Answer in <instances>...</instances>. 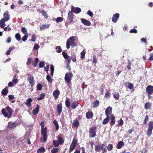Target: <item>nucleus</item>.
Segmentation results:
<instances>
[{"label": "nucleus", "instance_id": "obj_1", "mask_svg": "<svg viewBox=\"0 0 153 153\" xmlns=\"http://www.w3.org/2000/svg\"><path fill=\"white\" fill-rule=\"evenodd\" d=\"M6 109L7 111V112L6 111L5 109H3L2 110L1 112L2 114L5 117L9 118L11 117L13 112V110L9 106L6 107Z\"/></svg>", "mask_w": 153, "mask_h": 153}, {"label": "nucleus", "instance_id": "obj_2", "mask_svg": "<svg viewBox=\"0 0 153 153\" xmlns=\"http://www.w3.org/2000/svg\"><path fill=\"white\" fill-rule=\"evenodd\" d=\"M75 40V38L74 36L71 37L66 42V48L68 49L70 48L71 46H76L74 42Z\"/></svg>", "mask_w": 153, "mask_h": 153}, {"label": "nucleus", "instance_id": "obj_3", "mask_svg": "<svg viewBox=\"0 0 153 153\" xmlns=\"http://www.w3.org/2000/svg\"><path fill=\"white\" fill-rule=\"evenodd\" d=\"M73 74L72 73H66L65 75V79L67 82L70 84L73 77Z\"/></svg>", "mask_w": 153, "mask_h": 153}, {"label": "nucleus", "instance_id": "obj_4", "mask_svg": "<svg viewBox=\"0 0 153 153\" xmlns=\"http://www.w3.org/2000/svg\"><path fill=\"white\" fill-rule=\"evenodd\" d=\"M153 129V122H150L148 124V127L147 131V134L150 136L152 134V131Z\"/></svg>", "mask_w": 153, "mask_h": 153}, {"label": "nucleus", "instance_id": "obj_5", "mask_svg": "<svg viewBox=\"0 0 153 153\" xmlns=\"http://www.w3.org/2000/svg\"><path fill=\"white\" fill-rule=\"evenodd\" d=\"M47 130L46 127L41 129V134L43 136L44 142H45L47 140Z\"/></svg>", "mask_w": 153, "mask_h": 153}, {"label": "nucleus", "instance_id": "obj_6", "mask_svg": "<svg viewBox=\"0 0 153 153\" xmlns=\"http://www.w3.org/2000/svg\"><path fill=\"white\" fill-rule=\"evenodd\" d=\"M28 80L29 83V85L31 87H33L35 85V80L33 76H31L28 77Z\"/></svg>", "mask_w": 153, "mask_h": 153}, {"label": "nucleus", "instance_id": "obj_7", "mask_svg": "<svg viewBox=\"0 0 153 153\" xmlns=\"http://www.w3.org/2000/svg\"><path fill=\"white\" fill-rule=\"evenodd\" d=\"M146 92L148 94H152L153 93V86L149 85L146 89Z\"/></svg>", "mask_w": 153, "mask_h": 153}, {"label": "nucleus", "instance_id": "obj_8", "mask_svg": "<svg viewBox=\"0 0 153 153\" xmlns=\"http://www.w3.org/2000/svg\"><path fill=\"white\" fill-rule=\"evenodd\" d=\"M8 13V11H6L4 14V17L2 19L6 21H8L10 19V16Z\"/></svg>", "mask_w": 153, "mask_h": 153}, {"label": "nucleus", "instance_id": "obj_9", "mask_svg": "<svg viewBox=\"0 0 153 153\" xmlns=\"http://www.w3.org/2000/svg\"><path fill=\"white\" fill-rule=\"evenodd\" d=\"M96 128L95 127H92L90 128L89 132L91 134V137L92 138L96 136Z\"/></svg>", "mask_w": 153, "mask_h": 153}, {"label": "nucleus", "instance_id": "obj_10", "mask_svg": "<svg viewBox=\"0 0 153 153\" xmlns=\"http://www.w3.org/2000/svg\"><path fill=\"white\" fill-rule=\"evenodd\" d=\"M62 105L60 103L57 105V111L59 115L61 114L62 111Z\"/></svg>", "mask_w": 153, "mask_h": 153}, {"label": "nucleus", "instance_id": "obj_11", "mask_svg": "<svg viewBox=\"0 0 153 153\" xmlns=\"http://www.w3.org/2000/svg\"><path fill=\"white\" fill-rule=\"evenodd\" d=\"M119 17V14L116 13L112 17V21L114 23L116 22Z\"/></svg>", "mask_w": 153, "mask_h": 153}, {"label": "nucleus", "instance_id": "obj_12", "mask_svg": "<svg viewBox=\"0 0 153 153\" xmlns=\"http://www.w3.org/2000/svg\"><path fill=\"white\" fill-rule=\"evenodd\" d=\"M72 11L73 12L76 13H78L81 11V10L79 7L74 8V7H72Z\"/></svg>", "mask_w": 153, "mask_h": 153}, {"label": "nucleus", "instance_id": "obj_13", "mask_svg": "<svg viewBox=\"0 0 153 153\" xmlns=\"http://www.w3.org/2000/svg\"><path fill=\"white\" fill-rule=\"evenodd\" d=\"M60 91L58 90H55L53 92V96L55 99H57L59 96Z\"/></svg>", "mask_w": 153, "mask_h": 153}, {"label": "nucleus", "instance_id": "obj_14", "mask_svg": "<svg viewBox=\"0 0 153 153\" xmlns=\"http://www.w3.org/2000/svg\"><path fill=\"white\" fill-rule=\"evenodd\" d=\"M81 22L84 25H87L90 26L91 24V22L88 21L86 19H81Z\"/></svg>", "mask_w": 153, "mask_h": 153}, {"label": "nucleus", "instance_id": "obj_15", "mask_svg": "<svg viewBox=\"0 0 153 153\" xmlns=\"http://www.w3.org/2000/svg\"><path fill=\"white\" fill-rule=\"evenodd\" d=\"M39 109V106L37 105L36 108L33 109V114L34 115H36L38 114Z\"/></svg>", "mask_w": 153, "mask_h": 153}, {"label": "nucleus", "instance_id": "obj_16", "mask_svg": "<svg viewBox=\"0 0 153 153\" xmlns=\"http://www.w3.org/2000/svg\"><path fill=\"white\" fill-rule=\"evenodd\" d=\"M68 17L69 19L70 23H71L73 19V14L71 11H69L68 13Z\"/></svg>", "mask_w": 153, "mask_h": 153}, {"label": "nucleus", "instance_id": "obj_17", "mask_svg": "<svg viewBox=\"0 0 153 153\" xmlns=\"http://www.w3.org/2000/svg\"><path fill=\"white\" fill-rule=\"evenodd\" d=\"M33 100L30 98H28L26 100L25 102L26 105L28 107H30L31 106V103L32 102Z\"/></svg>", "mask_w": 153, "mask_h": 153}, {"label": "nucleus", "instance_id": "obj_18", "mask_svg": "<svg viewBox=\"0 0 153 153\" xmlns=\"http://www.w3.org/2000/svg\"><path fill=\"white\" fill-rule=\"evenodd\" d=\"M112 111V108L111 107H108L105 110V114L107 116L111 113Z\"/></svg>", "mask_w": 153, "mask_h": 153}, {"label": "nucleus", "instance_id": "obj_19", "mask_svg": "<svg viewBox=\"0 0 153 153\" xmlns=\"http://www.w3.org/2000/svg\"><path fill=\"white\" fill-rule=\"evenodd\" d=\"M125 85L130 90L134 88L133 84L128 82H126Z\"/></svg>", "mask_w": 153, "mask_h": 153}, {"label": "nucleus", "instance_id": "obj_20", "mask_svg": "<svg viewBox=\"0 0 153 153\" xmlns=\"http://www.w3.org/2000/svg\"><path fill=\"white\" fill-rule=\"evenodd\" d=\"M103 146H104V144H102L101 145H98L95 147V150L96 152H99L102 149Z\"/></svg>", "mask_w": 153, "mask_h": 153}, {"label": "nucleus", "instance_id": "obj_21", "mask_svg": "<svg viewBox=\"0 0 153 153\" xmlns=\"http://www.w3.org/2000/svg\"><path fill=\"white\" fill-rule=\"evenodd\" d=\"M124 143L122 141L119 142L117 145L116 147L118 149H120L124 145Z\"/></svg>", "mask_w": 153, "mask_h": 153}, {"label": "nucleus", "instance_id": "obj_22", "mask_svg": "<svg viewBox=\"0 0 153 153\" xmlns=\"http://www.w3.org/2000/svg\"><path fill=\"white\" fill-rule=\"evenodd\" d=\"M49 27V25L48 24H45L42 25L40 27V30H43L48 28Z\"/></svg>", "mask_w": 153, "mask_h": 153}, {"label": "nucleus", "instance_id": "obj_23", "mask_svg": "<svg viewBox=\"0 0 153 153\" xmlns=\"http://www.w3.org/2000/svg\"><path fill=\"white\" fill-rule=\"evenodd\" d=\"M93 114L91 111H89L86 113V117L88 119H90L92 117Z\"/></svg>", "mask_w": 153, "mask_h": 153}, {"label": "nucleus", "instance_id": "obj_24", "mask_svg": "<svg viewBox=\"0 0 153 153\" xmlns=\"http://www.w3.org/2000/svg\"><path fill=\"white\" fill-rule=\"evenodd\" d=\"M45 149L44 147H42L38 149L37 151V153H43L45 152Z\"/></svg>", "mask_w": 153, "mask_h": 153}, {"label": "nucleus", "instance_id": "obj_25", "mask_svg": "<svg viewBox=\"0 0 153 153\" xmlns=\"http://www.w3.org/2000/svg\"><path fill=\"white\" fill-rule=\"evenodd\" d=\"M100 104V102L98 100H96L92 103V107L95 108L98 106Z\"/></svg>", "mask_w": 153, "mask_h": 153}, {"label": "nucleus", "instance_id": "obj_26", "mask_svg": "<svg viewBox=\"0 0 153 153\" xmlns=\"http://www.w3.org/2000/svg\"><path fill=\"white\" fill-rule=\"evenodd\" d=\"M65 103L66 106L68 108H69L70 106V105L69 98L66 97V100L65 102Z\"/></svg>", "mask_w": 153, "mask_h": 153}, {"label": "nucleus", "instance_id": "obj_27", "mask_svg": "<svg viewBox=\"0 0 153 153\" xmlns=\"http://www.w3.org/2000/svg\"><path fill=\"white\" fill-rule=\"evenodd\" d=\"M6 21L3 20V19H1L0 21V27L1 28H3L5 26V22Z\"/></svg>", "mask_w": 153, "mask_h": 153}, {"label": "nucleus", "instance_id": "obj_28", "mask_svg": "<svg viewBox=\"0 0 153 153\" xmlns=\"http://www.w3.org/2000/svg\"><path fill=\"white\" fill-rule=\"evenodd\" d=\"M111 125H113L115 124V117L113 115H112L111 116Z\"/></svg>", "mask_w": 153, "mask_h": 153}, {"label": "nucleus", "instance_id": "obj_29", "mask_svg": "<svg viewBox=\"0 0 153 153\" xmlns=\"http://www.w3.org/2000/svg\"><path fill=\"white\" fill-rule=\"evenodd\" d=\"M58 141L60 144H62L63 143L64 140H63L62 137L58 136L57 138Z\"/></svg>", "mask_w": 153, "mask_h": 153}, {"label": "nucleus", "instance_id": "obj_30", "mask_svg": "<svg viewBox=\"0 0 153 153\" xmlns=\"http://www.w3.org/2000/svg\"><path fill=\"white\" fill-rule=\"evenodd\" d=\"M53 123L56 127V130L57 131L59 128V126L57 121L56 120H54L53 122Z\"/></svg>", "mask_w": 153, "mask_h": 153}, {"label": "nucleus", "instance_id": "obj_31", "mask_svg": "<svg viewBox=\"0 0 153 153\" xmlns=\"http://www.w3.org/2000/svg\"><path fill=\"white\" fill-rule=\"evenodd\" d=\"M16 126L15 124L13 123H9L8 125V127L11 128H14Z\"/></svg>", "mask_w": 153, "mask_h": 153}, {"label": "nucleus", "instance_id": "obj_32", "mask_svg": "<svg viewBox=\"0 0 153 153\" xmlns=\"http://www.w3.org/2000/svg\"><path fill=\"white\" fill-rule=\"evenodd\" d=\"M78 105V103L76 102H74L72 104L71 106L73 109H75Z\"/></svg>", "mask_w": 153, "mask_h": 153}, {"label": "nucleus", "instance_id": "obj_33", "mask_svg": "<svg viewBox=\"0 0 153 153\" xmlns=\"http://www.w3.org/2000/svg\"><path fill=\"white\" fill-rule=\"evenodd\" d=\"M14 48V46H11L9 48L8 50L6 52V54L7 55H9L10 54V52L11 51L13 50Z\"/></svg>", "mask_w": 153, "mask_h": 153}, {"label": "nucleus", "instance_id": "obj_34", "mask_svg": "<svg viewBox=\"0 0 153 153\" xmlns=\"http://www.w3.org/2000/svg\"><path fill=\"white\" fill-rule=\"evenodd\" d=\"M53 144L55 147H57L60 144L58 140H54L53 141Z\"/></svg>", "mask_w": 153, "mask_h": 153}, {"label": "nucleus", "instance_id": "obj_35", "mask_svg": "<svg viewBox=\"0 0 153 153\" xmlns=\"http://www.w3.org/2000/svg\"><path fill=\"white\" fill-rule=\"evenodd\" d=\"M109 117L108 116L107 117L104 119L102 123L103 125H105L109 121Z\"/></svg>", "mask_w": 153, "mask_h": 153}, {"label": "nucleus", "instance_id": "obj_36", "mask_svg": "<svg viewBox=\"0 0 153 153\" xmlns=\"http://www.w3.org/2000/svg\"><path fill=\"white\" fill-rule=\"evenodd\" d=\"M151 106V104L149 102H147L145 103L144 105L145 108L146 109H149Z\"/></svg>", "mask_w": 153, "mask_h": 153}, {"label": "nucleus", "instance_id": "obj_37", "mask_svg": "<svg viewBox=\"0 0 153 153\" xmlns=\"http://www.w3.org/2000/svg\"><path fill=\"white\" fill-rule=\"evenodd\" d=\"M45 96V94L44 93H42L40 95V97L37 98V100H40L43 99Z\"/></svg>", "mask_w": 153, "mask_h": 153}, {"label": "nucleus", "instance_id": "obj_38", "mask_svg": "<svg viewBox=\"0 0 153 153\" xmlns=\"http://www.w3.org/2000/svg\"><path fill=\"white\" fill-rule=\"evenodd\" d=\"M56 51L58 53L61 52L62 50L61 47L60 46H57L55 48Z\"/></svg>", "mask_w": 153, "mask_h": 153}, {"label": "nucleus", "instance_id": "obj_39", "mask_svg": "<svg viewBox=\"0 0 153 153\" xmlns=\"http://www.w3.org/2000/svg\"><path fill=\"white\" fill-rule=\"evenodd\" d=\"M39 61V59L38 58H36L33 64V66L34 67H36L37 66Z\"/></svg>", "mask_w": 153, "mask_h": 153}, {"label": "nucleus", "instance_id": "obj_40", "mask_svg": "<svg viewBox=\"0 0 153 153\" xmlns=\"http://www.w3.org/2000/svg\"><path fill=\"white\" fill-rule=\"evenodd\" d=\"M46 79L50 83H51L52 82V79L49 74H48L47 75Z\"/></svg>", "mask_w": 153, "mask_h": 153}, {"label": "nucleus", "instance_id": "obj_41", "mask_svg": "<svg viewBox=\"0 0 153 153\" xmlns=\"http://www.w3.org/2000/svg\"><path fill=\"white\" fill-rule=\"evenodd\" d=\"M73 124L75 127H78L79 126V122L77 120H74L73 122Z\"/></svg>", "mask_w": 153, "mask_h": 153}, {"label": "nucleus", "instance_id": "obj_42", "mask_svg": "<svg viewBox=\"0 0 153 153\" xmlns=\"http://www.w3.org/2000/svg\"><path fill=\"white\" fill-rule=\"evenodd\" d=\"M114 97L115 99H118L120 97L119 93L117 92H115L114 95Z\"/></svg>", "mask_w": 153, "mask_h": 153}, {"label": "nucleus", "instance_id": "obj_43", "mask_svg": "<svg viewBox=\"0 0 153 153\" xmlns=\"http://www.w3.org/2000/svg\"><path fill=\"white\" fill-rule=\"evenodd\" d=\"M128 65L127 66V68L128 69L130 70L131 69V62L129 59H128Z\"/></svg>", "mask_w": 153, "mask_h": 153}, {"label": "nucleus", "instance_id": "obj_44", "mask_svg": "<svg viewBox=\"0 0 153 153\" xmlns=\"http://www.w3.org/2000/svg\"><path fill=\"white\" fill-rule=\"evenodd\" d=\"M8 93V90L6 89H4L3 90L1 93L3 95H6Z\"/></svg>", "mask_w": 153, "mask_h": 153}, {"label": "nucleus", "instance_id": "obj_45", "mask_svg": "<svg viewBox=\"0 0 153 153\" xmlns=\"http://www.w3.org/2000/svg\"><path fill=\"white\" fill-rule=\"evenodd\" d=\"M62 54L63 57L65 59H67L70 56H69L67 55V53L65 52H63L62 53Z\"/></svg>", "mask_w": 153, "mask_h": 153}, {"label": "nucleus", "instance_id": "obj_46", "mask_svg": "<svg viewBox=\"0 0 153 153\" xmlns=\"http://www.w3.org/2000/svg\"><path fill=\"white\" fill-rule=\"evenodd\" d=\"M36 87L38 91H41L42 88V85L41 84L39 83L37 85Z\"/></svg>", "mask_w": 153, "mask_h": 153}, {"label": "nucleus", "instance_id": "obj_47", "mask_svg": "<svg viewBox=\"0 0 153 153\" xmlns=\"http://www.w3.org/2000/svg\"><path fill=\"white\" fill-rule=\"evenodd\" d=\"M85 52L84 50H83L81 53V58L83 59L85 57Z\"/></svg>", "mask_w": 153, "mask_h": 153}, {"label": "nucleus", "instance_id": "obj_48", "mask_svg": "<svg viewBox=\"0 0 153 153\" xmlns=\"http://www.w3.org/2000/svg\"><path fill=\"white\" fill-rule=\"evenodd\" d=\"M15 37L16 39L19 41L21 39V36L19 33H17L16 34Z\"/></svg>", "mask_w": 153, "mask_h": 153}, {"label": "nucleus", "instance_id": "obj_49", "mask_svg": "<svg viewBox=\"0 0 153 153\" xmlns=\"http://www.w3.org/2000/svg\"><path fill=\"white\" fill-rule=\"evenodd\" d=\"M45 62L44 61L41 62L39 64V67L40 68H42L45 65Z\"/></svg>", "mask_w": 153, "mask_h": 153}, {"label": "nucleus", "instance_id": "obj_50", "mask_svg": "<svg viewBox=\"0 0 153 153\" xmlns=\"http://www.w3.org/2000/svg\"><path fill=\"white\" fill-rule=\"evenodd\" d=\"M63 19L62 17H58L56 19V22L57 23L62 22L63 20Z\"/></svg>", "mask_w": 153, "mask_h": 153}, {"label": "nucleus", "instance_id": "obj_51", "mask_svg": "<svg viewBox=\"0 0 153 153\" xmlns=\"http://www.w3.org/2000/svg\"><path fill=\"white\" fill-rule=\"evenodd\" d=\"M76 146L71 144L69 149L70 151L71 152L73 151L75 149Z\"/></svg>", "mask_w": 153, "mask_h": 153}, {"label": "nucleus", "instance_id": "obj_52", "mask_svg": "<svg viewBox=\"0 0 153 153\" xmlns=\"http://www.w3.org/2000/svg\"><path fill=\"white\" fill-rule=\"evenodd\" d=\"M58 148H53L51 150V153H56L58 152Z\"/></svg>", "mask_w": 153, "mask_h": 153}, {"label": "nucleus", "instance_id": "obj_53", "mask_svg": "<svg viewBox=\"0 0 153 153\" xmlns=\"http://www.w3.org/2000/svg\"><path fill=\"white\" fill-rule=\"evenodd\" d=\"M41 13H42V16H44L46 18H48V15H47L46 13V12L44 10H42V11Z\"/></svg>", "mask_w": 153, "mask_h": 153}, {"label": "nucleus", "instance_id": "obj_54", "mask_svg": "<svg viewBox=\"0 0 153 153\" xmlns=\"http://www.w3.org/2000/svg\"><path fill=\"white\" fill-rule=\"evenodd\" d=\"M118 122V124L119 126H121L123 125L124 122L121 118L120 119L119 121Z\"/></svg>", "mask_w": 153, "mask_h": 153}, {"label": "nucleus", "instance_id": "obj_55", "mask_svg": "<svg viewBox=\"0 0 153 153\" xmlns=\"http://www.w3.org/2000/svg\"><path fill=\"white\" fill-rule=\"evenodd\" d=\"M32 61V59L31 58H29L27 59V61L26 64L27 65H29L31 64V62Z\"/></svg>", "mask_w": 153, "mask_h": 153}, {"label": "nucleus", "instance_id": "obj_56", "mask_svg": "<svg viewBox=\"0 0 153 153\" xmlns=\"http://www.w3.org/2000/svg\"><path fill=\"white\" fill-rule=\"evenodd\" d=\"M113 148V146L111 144H109L107 146V149L108 151H111Z\"/></svg>", "mask_w": 153, "mask_h": 153}, {"label": "nucleus", "instance_id": "obj_57", "mask_svg": "<svg viewBox=\"0 0 153 153\" xmlns=\"http://www.w3.org/2000/svg\"><path fill=\"white\" fill-rule=\"evenodd\" d=\"M21 30L22 32L25 34H26L27 33V31L26 29L24 27H22L21 28Z\"/></svg>", "mask_w": 153, "mask_h": 153}, {"label": "nucleus", "instance_id": "obj_58", "mask_svg": "<svg viewBox=\"0 0 153 153\" xmlns=\"http://www.w3.org/2000/svg\"><path fill=\"white\" fill-rule=\"evenodd\" d=\"M27 38L28 36L27 34H25V35L22 38V40L23 42H25L27 40Z\"/></svg>", "mask_w": 153, "mask_h": 153}, {"label": "nucleus", "instance_id": "obj_59", "mask_svg": "<svg viewBox=\"0 0 153 153\" xmlns=\"http://www.w3.org/2000/svg\"><path fill=\"white\" fill-rule=\"evenodd\" d=\"M148 116L147 115H146V116L145 117V118L144 120L143 124H146L147 123L148 121Z\"/></svg>", "mask_w": 153, "mask_h": 153}, {"label": "nucleus", "instance_id": "obj_60", "mask_svg": "<svg viewBox=\"0 0 153 153\" xmlns=\"http://www.w3.org/2000/svg\"><path fill=\"white\" fill-rule=\"evenodd\" d=\"M87 14L89 16L91 17H92L93 16V14L92 12H91L90 10H89L87 12Z\"/></svg>", "mask_w": 153, "mask_h": 153}, {"label": "nucleus", "instance_id": "obj_61", "mask_svg": "<svg viewBox=\"0 0 153 153\" xmlns=\"http://www.w3.org/2000/svg\"><path fill=\"white\" fill-rule=\"evenodd\" d=\"M77 143V140L75 139H73L72 142L71 143L72 144L76 146Z\"/></svg>", "mask_w": 153, "mask_h": 153}, {"label": "nucleus", "instance_id": "obj_62", "mask_svg": "<svg viewBox=\"0 0 153 153\" xmlns=\"http://www.w3.org/2000/svg\"><path fill=\"white\" fill-rule=\"evenodd\" d=\"M39 48V45H38L36 44L34 45V46L33 49L34 50H37Z\"/></svg>", "mask_w": 153, "mask_h": 153}, {"label": "nucleus", "instance_id": "obj_63", "mask_svg": "<svg viewBox=\"0 0 153 153\" xmlns=\"http://www.w3.org/2000/svg\"><path fill=\"white\" fill-rule=\"evenodd\" d=\"M105 146H103L102 149L101 150L102 151V153H106V149L105 147Z\"/></svg>", "mask_w": 153, "mask_h": 153}, {"label": "nucleus", "instance_id": "obj_64", "mask_svg": "<svg viewBox=\"0 0 153 153\" xmlns=\"http://www.w3.org/2000/svg\"><path fill=\"white\" fill-rule=\"evenodd\" d=\"M149 59L150 61H152L153 59V53H151L150 54V57Z\"/></svg>", "mask_w": 153, "mask_h": 153}]
</instances>
